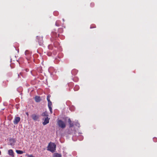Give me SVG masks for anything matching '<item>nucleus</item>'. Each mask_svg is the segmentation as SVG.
<instances>
[{"mask_svg": "<svg viewBox=\"0 0 157 157\" xmlns=\"http://www.w3.org/2000/svg\"><path fill=\"white\" fill-rule=\"evenodd\" d=\"M56 145L54 143L50 142L48 147V150L52 152H54L56 148Z\"/></svg>", "mask_w": 157, "mask_h": 157, "instance_id": "nucleus-1", "label": "nucleus"}, {"mask_svg": "<svg viewBox=\"0 0 157 157\" xmlns=\"http://www.w3.org/2000/svg\"><path fill=\"white\" fill-rule=\"evenodd\" d=\"M57 123L59 127L61 128H63L66 127L65 123L61 120H58L57 121Z\"/></svg>", "mask_w": 157, "mask_h": 157, "instance_id": "nucleus-2", "label": "nucleus"}, {"mask_svg": "<svg viewBox=\"0 0 157 157\" xmlns=\"http://www.w3.org/2000/svg\"><path fill=\"white\" fill-rule=\"evenodd\" d=\"M31 117L35 121H39V116L36 115L35 114H33L31 116Z\"/></svg>", "mask_w": 157, "mask_h": 157, "instance_id": "nucleus-3", "label": "nucleus"}, {"mask_svg": "<svg viewBox=\"0 0 157 157\" xmlns=\"http://www.w3.org/2000/svg\"><path fill=\"white\" fill-rule=\"evenodd\" d=\"M36 39L39 43V44L40 45H41L43 43V37L41 36H36Z\"/></svg>", "mask_w": 157, "mask_h": 157, "instance_id": "nucleus-4", "label": "nucleus"}, {"mask_svg": "<svg viewBox=\"0 0 157 157\" xmlns=\"http://www.w3.org/2000/svg\"><path fill=\"white\" fill-rule=\"evenodd\" d=\"M49 72L51 73V74L54 75L55 73H56V70L53 67H50L48 69Z\"/></svg>", "mask_w": 157, "mask_h": 157, "instance_id": "nucleus-5", "label": "nucleus"}, {"mask_svg": "<svg viewBox=\"0 0 157 157\" xmlns=\"http://www.w3.org/2000/svg\"><path fill=\"white\" fill-rule=\"evenodd\" d=\"M20 120L21 119L19 117H15L13 121V123L15 124H18Z\"/></svg>", "mask_w": 157, "mask_h": 157, "instance_id": "nucleus-6", "label": "nucleus"}, {"mask_svg": "<svg viewBox=\"0 0 157 157\" xmlns=\"http://www.w3.org/2000/svg\"><path fill=\"white\" fill-rule=\"evenodd\" d=\"M9 144L11 146H13L15 142V140L13 138H11L9 140Z\"/></svg>", "mask_w": 157, "mask_h": 157, "instance_id": "nucleus-7", "label": "nucleus"}, {"mask_svg": "<svg viewBox=\"0 0 157 157\" xmlns=\"http://www.w3.org/2000/svg\"><path fill=\"white\" fill-rule=\"evenodd\" d=\"M50 118L48 117H46L44 121L43 122V124L44 125L48 123L49 122Z\"/></svg>", "mask_w": 157, "mask_h": 157, "instance_id": "nucleus-8", "label": "nucleus"}, {"mask_svg": "<svg viewBox=\"0 0 157 157\" xmlns=\"http://www.w3.org/2000/svg\"><path fill=\"white\" fill-rule=\"evenodd\" d=\"M8 154L10 156H11L12 157H14V153L12 149L9 150L8 151Z\"/></svg>", "mask_w": 157, "mask_h": 157, "instance_id": "nucleus-9", "label": "nucleus"}, {"mask_svg": "<svg viewBox=\"0 0 157 157\" xmlns=\"http://www.w3.org/2000/svg\"><path fill=\"white\" fill-rule=\"evenodd\" d=\"M48 108L49 109V110L50 112H51V113H52V108L51 107V106L52 105V102L50 101H48Z\"/></svg>", "mask_w": 157, "mask_h": 157, "instance_id": "nucleus-10", "label": "nucleus"}, {"mask_svg": "<svg viewBox=\"0 0 157 157\" xmlns=\"http://www.w3.org/2000/svg\"><path fill=\"white\" fill-rule=\"evenodd\" d=\"M78 138L79 140H83V137L80 134V133H78Z\"/></svg>", "mask_w": 157, "mask_h": 157, "instance_id": "nucleus-11", "label": "nucleus"}, {"mask_svg": "<svg viewBox=\"0 0 157 157\" xmlns=\"http://www.w3.org/2000/svg\"><path fill=\"white\" fill-rule=\"evenodd\" d=\"M25 54L26 56V58L27 59L29 58L30 56V54H29V52L28 51L26 50L25 51Z\"/></svg>", "mask_w": 157, "mask_h": 157, "instance_id": "nucleus-12", "label": "nucleus"}, {"mask_svg": "<svg viewBox=\"0 0 157 157\" xmlns=\"http://www.w3.org/2000/svg\"><path fill=\"white\" fill-rule=\"evenodd\" d=\"M35 101L36 102H39L40 101V97L39 96H36L35 97Z\"/></svg>", "mask_w": 157, "mask_h": 157, "instance_id": "nucleus-13", "label": "nucleus"}, {"mask_svg": "<svg viewBox=\"0 0 157 157\" xmlns=\"http://www.w3.org/2000/svg\"><path fill=\"white\" fill-rule=\"evenodd\" d=\"M53 157H62V155L59 154L55 153H54Z\"/></svg>", "mask_w": 157, "mask_h": 157, "instance_id": "nucleus-14", "label": "nucleus"}, {"mask_svg": "<svg viewBox=\"0 0 157 157\" xmlns=\"http://www.w3.org/2000/svg\"><path fill=\"white\" fill-rule=\"evenodd\" d=\"M52 36L53 37H54V36L57 37V34L56 33H55L54 32H52ZM58 36L59 37H60V35H59V34L58 35Z\"/></svg>", "mask_w": 157, "mask_h": 157, "instance_id": "nucleus-15", "label": "nucleus"}, {"mask_svg": "<svg viewBox=\"0 0 157 157\" xmlns=\"http://www.w3.org/2000/svg\"><path fill=\"white\" fill-rule=\"evenodd\" d=\"M16 151L17 153L19 154H22L24 153L23 151H22L19 150H16Z\"/></svg>", "mask_w": 157, "mask_h": 157, "instance_id": "nucleus-16", "label": "nucleus"}, {"mask_svg": "<svg viewBox=\"0 0 157 157\" xmlns=\"http://www.w3.org/2000/svg\"><path fill=\"white\" fill-rule=\"evenodd\" d=\"M79 86L78 85H76L74 87V89L75 91H77L79 89Z\"/></svg>", "mask_w": 157, "mask_h": 157, "instance_id": "nucleus-17", "label": "nucleus"}, {"mask_svg": "<svg viewBox=\"0 0 157 157\" xmlns=\"http://www.w3.org/2000/svg\"><path fill=\"white\" fill-rule=\"evenodd\" d=\"M60 22L59 20L57 21L56 22V25L57 26H59L60 25Z\"/></svg>", "mask_w": 157, "mask_h": 157, "instance_id": "nucleus-18", "label": "nucleus"}, {"mask_svg": "<svg viewBox=\"0 0 157 157\" xmlns=\"http://www.w3.org/2000/svg\"><path fill=\"white\" fill-rule=\"evenodd\" d=\"M75 126H76L77 127H79L80 124H79L78 123V121H75Z\"/></svg>", "mask_w": 157, "mask_h": 157, "instance_id": "nucleus-19", "label": "nucleus"}, {"mask_svg": "<svg viewBox=\"0 0 157 157\" xmlns=\"http://www.w3.org/2000/svg\"><path fill=\"white\" fill-rule=\"evenodd\" d=\"M41 116H47L48 114L47 113L44 112L42 114Z\"/></svg>", "mask_w": 157, "mask_h": 157, "instance_id": "nucleus-20", "label": "nucleus"}, {"mask_svg": "<svg viewBox=\"0 0 157 157\" xmlns=\"http://www.w3.org/2000/svg\"><path fill=\"white\" fill-rule=\"evenodd\" d=\"M50 97H51V96L50 95H48L47 97V101H50Z\"/></svg>", "mask_w": 157, "mask_h": 157, "instance_id": "nucleus-21", "label": "nucleus"}, {"mask_svg": "<svg viewBox=\"0 0 157 157\" xmlns=\"http://www.w3.org/2000/svg\"><path fill=\"white\" fill-rule=\"evenodd\" d=\"M69 124V126L70 127H72L74 126V124L73 123H70Z\"/></svg>", "mask_w": 157, "mask_h": 157, "instance_id": "nucleus-22", "label": "nucleus"}, {"mask_svg": "<svg viewBox=\"0 0 157 157\" xmlns=\"http://www.w3.org/2000/svg\"><path fill=\"white\" fill-rule=\"evenodd\" d=\"M28 157H34L32 155H27Z\"/></svg>", "mask_w": 157, "mask_h": 157, "instance_id": "nucleus-23", "label": "nucleus"}, {"mask_svg": "<svg viewBox=\"0 0 157 157\" xmlns=\"http://www.w3.org/2000/svg\"><path fill=\"white\" fill-rule=\"evenodd\" d=\"M53 14L55 15H57L58 14V12L57 11H55L53 13Z\"/></svg>", "mask_w": 157, "mask_h": 157, "instance_id": "nucleus-24", "label": "nucleus"}, {"mask_svg": "<svg viewBox=\"0 0 157 157\" xmlns=\"http://www.w3.org/2000/svg\"><path fill=\"white\" fill-rule=\"evenodd\" d=\"M68 122L69 124H70V123H72V121L70 119H68Z\"/></svg>", "mask_w": 157, "mask_h": 157, "instance_id": "nucleus-25", "label": "nucleus"}, {"mask_svg": "<svg viewBox=\"0 0 157 157\" xmlns=\"http://www.w3.org/2000/svg\"><path fill=\"white\" fill-rule=\"evenodd\" d=\"M51 46H52V45H48V48L49 49H52V48H51Z\"/></svg>", "mask_w": 157, "mask_h": 157, "instance_id": "nucleus-26", "label": "nucleus"}, {"mask_svg": "<svg viewBox=\"0 0 157 157\" xmlns=\"http://www.w3.org/2000/svg\"><path fill=\"white\" fill-rule=\"evenodd\" d=\"M70 109L71 110V111H74V107H70Z\"/></svg>", "mask_w": 157, "mask_h": 157, "instance_id": "nucleus-27", "label": "nucleus"}, {"mask_svg": "<svg viewBox=\"0 0 157 157\" xmlns=\"http://www.w3.org/2000/svg\"><path fill=\"white\" fill-rule=\"evenodd\" d=\"M78 80V79L77 78H74L73 79V81H77Z\"/></svg>", "mask_w": 157, "mask_h": 157, "instance_id": "nucleus-28", "label": "nucleus"}, {"mask_svg": "<svg viewBox=\"0 0 157 157\" xmlns=\"http://www.w3.org/2000/svg\"><path fill=\"white\" fill-rule=\"evenodd\" d=\"M90 5L91 6H93L94 5V4L93 3H91Z\"/></svg>", "mask_w": 157, "mask_h": 157, "instance_id": "nucleus-29", "label": "nucleus"}, {"mask_svg": "<svg viewBox=\"0 0 157 157\" xmlns=\"http://www.w3.org/2000/svg\"><path fill=\"white\" fill-rule=\"evenodd\" d=\"M75 71V70H73V71H71V73H72V74H73V72L74 71Z\"/></svg>", "mask_w": 157, "mask_h": 157, "instance_id": "nucleus-30", "label": "nucleus"}, {"mask_svg": "<svg viewBox=\"0 0 157 157\" xmlns=\"http://www.w3.org/2000/svg\"><path fill=\"white\" fill-rule=\"evenodd\" d=\"M56 42H54V45L55 46V47H56V45H55V44H56Z\"/></svg>", "mask_w": 157, "mask_h": 157, "instance_id": "nucleus-31", "label": "nucleus"}, {"mask_svg": "<svg viewBox=\"0 0 157 157\" xmlns=\"http://www.w3.org/2000/svg\"><path fill=\"white\" fill-rule=\"evenodd\" d=\"M93 28V27H92V26H90V28L91 29V28Z\"/></svg>", "mask_w": 157, "mask_h": 157, "instance_id": "nucleus-32", "label": "nucleus"}, {"mask_svg": "<svg viewBox=\"0 0 157 157\" xmlns=\"http://www.w3.org/2000/svg\"><path fill=\"white\" fill-rule=\"evenodd\" d=\"M63 21H64V19H63Z\"/></svg>", "mask_w": 157, "mask_h": 157, "instance_id": "nucleus-33", "label": "nucleus"}, {"mask_svg": "<svg viewBox=\"0 0 157 157\" xmlns=\"http://www.w3.org/2000/svg\"><path fill=\"white\" fill-rule=\"evenodd\" d=\"M26 114L27 115L28 114V113H27Z\"/></svg>", "mask_w": 157, "mask_h": 157, "instance_id": "nucleus-34", "label": "nucleus"}]
</instances>
